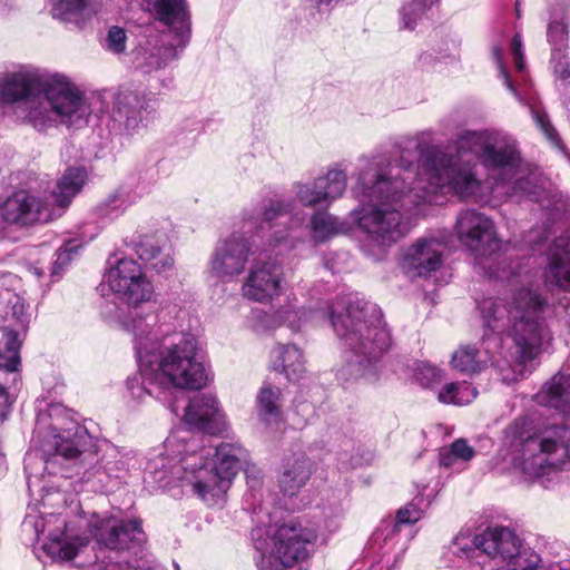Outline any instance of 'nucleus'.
Returning a JSON list of instances; mask_svg holds the SVG:
<instances>
[{
	"instance_id": "1",
	"label": "nucleus",
	"mask_w": 570,
	"mask_h": 570,
	"mask_svg": "<svg viewBox=\"0 0 570 570\" xmlns=\"http://www.w3.org/2000/svg\"><path fill=\"white\" fill-rule=\"evenodd\" d=\"M479 159L494 180L493 191L512 196L531 194L529 180L518 176L520 155L513 142H504L487 131H465L455 140V153L432 149L421 154L419 171L411 165H392L384 156L358 159L353 187L361 207L352 217L379 246H390L409 230L402 210L432 203L438 191L448 189L466 199L481 187L475 164Z\"/></svg>"
},
{
	"instance_id": "2",
	"label": "nucleus",
	"mask_w": 570,
	"mask_h": 570,
	"mask_svg": "<svg viewBox=\"0 0 570 570\" xmlns=\"http://www.w3.org/2000/svg\"><path fill=\"white\" fill-rule=\"evenodd\" d=\"M277 317L294 332L308 322L328 317L343 347L344 363L337 377L344 384L375 381L379 362L392 346V334L381 308L352 294L337 297L326 312L284 306Z\"/></svg>"
},
{
	"instance_id": "3",
	"label": "nucleus",
	"mask_w": 570,
	"mask_h": 570,
	"mask_svg": "<svg viewBox=\"0 0 570 570\" xmlns=\"http://www.w3.org/2000/svg\"><path fill=\"white\" fill-rule=\"evenodd\" d=\"M547 302L529 288L518 291L508 307L502 301L487 298L479 304L484 326L493 332L492 336H484L482 348L473 345H461L454 351L451 366L463 374H476L489 364L497 366L502 381L511 383L523 375V370L517 373L504 374V366L491 353V345L498 346L501 342L499 333L509 326V335L515 346L518 365L525 366L546 353L553 341L543 311Z\"/></svg>"
},
{
	"instance_id": "4",
	"label": "nucleus",
	"mask_w": 570,
	"mask_h": 570,
	"mask_svg": "<svg viewBox=\"0 0 570 570\" xmlns=\"http://www.w3.org/2000/svg\"><path fill=\"white\" fill-rule=\"evenodd\" d=\"M0 109L39 131L75 125L90 115L83 95L65 75L21 68L0 77Z\"/></svg>"
},
{
	"instance_id": "5",
	"label": "nucleus",
	"mask_w": 570,
	"mask_h": 570,
	"mask_svg": "<svg viewBox=\"0 0 570 570\" xmlns=\"http://www.w3.org/2000/svg\"><path fill=\"white\" fill-rule=\"evenodd\" d=\"M200 440L189 430L178 429L166 439L163 450L148 461L147 469L158 482L184 481L208 504L219 503L238 471L242 449L222 443L215 450L213 466L209 469Z\"/></svg>"
},
{
	"instance_id": "6",
	"label": "nucleus",
	"mask_w": 570,
	"mask_h": 570,
	"mask_svg": "<svg viewBox=\"0 0 570 570\" xmlns=\"http://www.w3.org/2000/svg\"><path fill=\"white\" fill-rule=\"evenodd\" d=\"M167 341H161L159 350H153L150 354L139 352L138 364L142 379L155 386L163 403L168 402L171 387L198 390L207 382L197 341L193 336Z\"/></svg>"
},
{
	"instance_id": "7",
	"label": "nucleus",
	"mask_w": 570,
	"mask_h": 570,
	"mask_svg": "<svg viewBox=\"0 0 570 570\" xmlns=\"http://www.w3.org/2000/svg\"><path fill=\"white\" fill-rule=\"evenodd\" d=\"M511 462L529 479H537L570 460V428L550 425L534 430L527 417L514 420L505 430Z\"/></svg>"
},
{
	"instance_id": "8",
	"label": "nucleus",
	"mask_w": 570,
	"mask_h": 570,
	"mask_svg": "<svg viewBox=\"0 0 570 570\" xmlns=\"http://www.w3.org/2000/svg\"><path fill=\"white\" fill-rule=\"evenodd\" d=\"M86 179L85 168L70 167L50 191L40 187L16 190L2 204L1 216L6 222L21 226L50 223L62 216Z\"/></svg>"
},
{
	"instance_id": "9",
	"label": "nucleus",
	"mask_w": 570,
	"mask_h": 570,
	"mask_svg": "<svg viewBox=\"0 0 570 570\" xmlns=\"http://www.w3.org/2000/svg\"><path fill=\"white\" fill-rule=\"evenodd\" d=\"M263 529L252 531L257 551L262 553L261 570H282L308 558L316 541V532L303 528L295 521H288L273 531L272 537L263 539Z\"/></svg>"
},
{
	"instance_id": "10",
	"label": "nucleus",
	"mask_w": 570,
	"mask_h": 570,
	"mask_svg": "<svg viewBox=\"0 0 570 570\" xmlns=\"http://www.w3.org/2000/svg\"><path fill=\"white\" fill-rule=\"evenodd\" d=\"M292 204L281 198L268 199L262 208L261 222L257 226L265 244L278 253H284L295 247L292 230L304 223V217H289Z\"/></svg>"
},
{
	"instance_id": "11",
	"label": "nucleus",
	"mask_w": 570,
	"mask_h": 570,
	"mask_svg": "<svg viewBox=\"0 0 570 570\" xmlns=\"http://www.w3.org/2000/svg\"><path fill=\"white\" fill-rule=\"evenodd\" d=\"M459 242L475 257L490 256L501 248L495 225L484 214L468 209L459 214L455 226Z\"/></svg>"
},
{
	"instance_id": "12",
	"label": "nucleus",
	"mask_w": 570,
	"mask_h": 570,
	"mask_svg": "<svg viewBox=\"0 0 570 570\" xmlns=\"http://www.w3.org/2000/svg\"><path fill=\"white\" fill-rule=\"evenodd\" d=\"M109 288L135 308L151 301L154 286L142 274L140 266L132 259H119L105 276Z\"/></svg>"
},
{
	"instance_id": "13",
	"label": "nucleus",
	"mask_w": 570,
	"mask_h": 570,
	"mask_svg": "<svg viewBox=\"0 0 570 570\" xmlns=\"http://www.w3.org/2000/svg\"><path fill=\"white\" fill-rule=\"evenodd\" d=\"M284 273L274 259H258L242 284V295L248 301L269 303L281 295Z\"/></svg>"
},
{
	"instance_id": "14",
	"label": "nucleus",
	"mask_w": 570,
	"mask_h": 570,
	"mask_svg": "<svg viewBox=\"0 0 570 570\" xmlns=\"http://www.w3.org/2000/svg\"><path fill=\"white\" fill-rule=\"evenodd\" d=\"M250 253L252 245L248 238L233 234L216 246L208 263V272L217 278L238 276L244 272Z\"/></svg>"
},
{
	"instance_id": "15",
	"label": "nucleus",
	"mask_w": 570,
	"mask_h": 570,
	"mask_svg": "<svg viewBox=\"0 0 570 570\" xmlns=\"http://www.w3.org/2000/svg\"><path fill=\"white\" fill-rule=\"evenodd\" d=\"M346 189V174L338 168L328 170L325 176L313 181L294 184L296 199L304 206L315 207L330 204L341 197Z\"/></svg>"
},
{
	"instance_id": "16",
	"label": "nucleus",
	"mask_w": 570,
	"mask_h": 570,
	"mask_svg": "<svg viewBox=\"0 0 570 570\" xmlns=\"http://www.w3.org/2000/svg\"><path fill=\"white\" fill-rule=\"evenodd\" d=\"M184 422L189 428L209 434H219L227 429L225 413L213 395L202 394L191 399L185 409Z\"/></svg>"
},
{
	"instance_id": "17",
	"label": "nucleus",
	"mask_w": 570,
	"mask_h": 570,
	"mask_svg": "<svg viewBox=\"0 0 570 570\" xmlns=\"http://www.w3.org/2000/svg\"><path fill=\"white\" fill-rule=\"evenodd\" d=\"M444 243L434 237L419 239L405 253L402 266L412 277L428 276L442 265Z\"/></svg>"
},
{
	"instance_id": "18",
	"label": "nucleus",
	"mask_w": 570,
	"mask_h": 570,
	"mask_svg": "<svg viewBox=\"0 0 570 570\" xmlns=\"http://www.w3.org/2000/svg\"><path fill=\"white\" fill-rule=\"evenodd\" d=\"M142 4L159 21L168 26L179 47H186L190 39V20L185 0H142Z\"/></svg>"
},
{
	"instance_id": "19",
	"label": "nucleus",
	"mask_w": 570,
	"mask_h": 570,
	"mask_svg": "<svg viewBox=\"0 0 570 570\" xmlns=\"http://www.w3.org/2000/svg\"><path fill=\"white\" fill-rule=\"evenodd\" d=\"M149 111L144 98L130 90H120L115 96L114 120L127 135H135L145 127Z\"/></svg>"
},
{
	"instance_id": "20",
	"label": "nucleus",
	"mask_w": 570,
	"mask_h": 570,
	"mask_svg": "<svg viewBox=\"0 0 570 570\" xmlns=\"http://www.w3.org/2000/svg\"><path fill=\"white\" fill-rule=\"evenodd\" d=\"M184 48L178 46L175 35H173L171 40H168L165 35L148 38L139 46L136 53V62L146 71L157 70L174 60L178 55V50Z\"/></svg>"
},
{
	"instance_id": "21",
	"label": "nucleus",
	"mask_w": 570,
	"mask_h": 570,
	"mask_svg": "<svg viewBox=\"0 0 570 570\" xmlns=\"http://www.w3.org/2000/svg\"><path fill=\"white\" fill-rule=\"evenodd\" d=\"M157 317L154 313H140L137 308L121 321L124 328L134 336L137 362L139 363V352L150 354L153 350H159L161 341L154 333Z\"/></svg>"
},
{
	"instance_id": "22",
	"label": "nucleus",
	"mask_w": 570,
	"mask_h": 570,
	"mask_svg": "<svg viewBox=\"0 0 570 570\" xmlns=\"http://www.w3.org/2000/svg\"><path fill=\"white\" fill-rule=\"evenodd\" d=\"M87 439V431L81 426H76L72 434L68 431L53 435L49 444L55 452L46 460V463H61L60 460L76 462L85 453L83 446Z\"/></svg>"
},
{
	"instance_id": "23",
	"label": "nucleus",
	"mask_w": 570,
	"mask_h": 570,
	"mask_svg": "<svg viewBox=\"0 0 570 570\" xmlns=\"http://www.w3.org/2000/svg\"><path fill=\"white\" fill-rule=\"evenodd\" d=\"M568 373H559L544 384L535 399L540 405L553 407L563 413L570 412V358Z\"/></svg>"
},
{
	"instance_id": "24",
	"label": "nucleus",
	"mask_w": 570,
	"mask_h": 570,
	"mask_svg": "<svg viewBox=\"0 0 570 570\" xmlns=\"http://www.w3.org/2000/svg\"><path fill=\"white\" fill-rule=\"evenodd\" d=\"M271 357L272 368L288 381H299L306 373L304 354L296 345H278L273 348Z\"/></svg>"
},
{
	"instance_id": "25",
	"label": "nucleus",
	"mask_w": 570,
	"mask_h": 570,
	"mask_svg": "<svg viewBox=\"0 0 570 570\" xmlns=\"http://www.w3.org/2000/svg\"><path fill=\"white\" fill-rule=\"evenodd\" d=\"M312 475V463L305 455L288 459L278 479V485L284 495L293 497L306 485Z\"/></svg>"
},
{
	"instance_id": "26",
	"label": "nucleus",
	"mask_w": 570,
	"mask_h": 570,
	"mask_svg": "<svg viewBox=\"0 0 570 570\" xmlns=\"http://www.w3.org/2000/svg\"><path fill=\"white\" fill-rule=\"evenodd\" d=\"M101 7V0H53L51 13L63 22L80 24L97 14Z\"/></svg>"
},
{
	"instance_id": "27",
	"label": "nucleus",
	"mask_w": 570,
	"mask_h": 570,
	"mask_svg": "<svg viewBox=\"0 0 570 570\" xmlns=\"http://www.w3.org/2000/svg\"><path fill=\"white\" fill-rule=\"evenodd\" d=\"M281 395L282 390L271 384L263 385L257 393V414L267 426L277 425L283 421Z\"/></svg>"
},
{
	"instance_id": "28",
	"label": "nucleus",
	"mask_w": 570,
	"mask_h": 570,
	"mask_svg": "<svg viewBox=\"0 0 570 570\" xmlns=\"http://www.w3.org/2000/svg\"><path fill=\"white\" fill-rule=\"evenodd\" d=\"M547 286L570 291V252L563 250L552 255L544 272Z\"/></svg>"
},
{
	"instance_id": "29",
	"label": "nucleus",
	"mask_w": 570,
	"mask_h": 570,
	"mask_svg": "<svg viewBox=\"0 0 570 570\" xmlns=\"http://www.w3.org/2000/svg\"><path fill=\"white\" fill-rule=\"evenodd\" d=\"M347 230L348 228L345 223L340 222L327 212H316L311 218V233L315 242H325Z\"/></svg>"
},
{
	"instance_id": "30",
	"label": "nucleus",
	"mask_w": 570,
	"mask_h": 570,
	"mask_svg": "<svg viewBox=\"0 0 570 570\" xmlns=\"http://www.w3.org/2000/svg\"><path fill=\"white\" fill-rule=\"evenodd\" d=\"M138 254L139 257L157 273H165L174 266V257L170 250H164L153 243L146 242L141 244Z\"/></svg>"
},
{
	"instance_id": "31",
	"label": "nucleus",
	"mask_w": 570,
	"mask_h": 570,
	"mask_svg": "<svg viewBox=\"0 0 570 570\" xmlns=\"http://www.w3.org/2000/svg\"><path fill=\"white\" fill-rule=\"evenodd\" d=\"M475 455L474 449L468 444L465 439H456L449 448L440 451V465L453 468L458 462H468Z\"/></svg>"
},
{
	"instance_id": "32",
	"label": "nucleus",
	"mask_w": 570,
	"mask_h": 570,
	"mask_svg": "<svg viewBox=\"0 0 570 570\" xmlns=\"http://www.w3.org/2000/svg\"><path fill=\"white\" fill-rule=\"evenodd\" d=\"M475 387L466 383H449L446 384L438 395L441 403L465 405L472 402L476 397Z\"/></svg>"
},
{
	"instance_id": "33",
	"label": "nucleus",
	"mask_w": 570,
	"mask_h": 570,
	"mask_svg": "<svg viewBox=\"0 0 570 570\" xmlns=\"http://www.w3.org/2000/svg\"><path fill=\"white\" fill-rule=\"evenodd\" d=\"M439 1L440 0H412L404 3L400 9L401 27L406 30H413L424 13L433 6L438 4Z\"/></svg>"
},
{
	"instance_id": "34",
	"label": "nucleus",
	"mask_w": 570,
	"mask_h": 570,
	"mask_svg": "<svg viewBox=\"0 0 570 570\" xmlns=\"http://www.w3.org/2000/svg\"><path fill=\"white\" fill-rule=\"evenodd\" d=\"M20 343L13 332L3 336V347L0 348V370L14 372L18 370Z\"/></svg>"
},
{
	"instance_id": "35",
	"label": "nucleus",
	"mask_w": 570,
	"mask_h": 570,
	"mask_svg": "<svg viewBox=\"0 0 570 570\" xmlns=\"http://www.w3.org/2000/svg\"><path fill=\"white\" fill-rule=\"evenodd\" d=\"M127 390L131 397L138 402H144L147 397H157V390L154 385H150L148 381H145L139 372L138 375L128 377L126 382Z\"/></svg>"
},
{
	"instance_id": "36",
	"label": "nucleus",
	"mask_w": 570,
	"mask_h": 570,
	"mask_svg": "<svg viewBox=\"0 0 570 570\" xmlns=\"http://www.w3.org/2000/svg\"><path fill=\"white\" fill-rule=\"evenodd\" d=\"M104 48L114 55L124 53L127 48L126 30L118 26H111L107 31Z\"/></svg>"
},
{
	"instance_id": "37",
	"label": "nucleus",
	"mask_w": 570,
	"mask_h": 570,
	"mask_svg": "<svg viewBox=\"0 0 570 570\" xmlns=\"http://www.w3.org/2000/svg\"><path fill=\"white\" fill-rule=\"evenodd\" d=\"M568 39L567 24L561 20H552L548 26V40L552 46V51H561L566 47Z\"/></svg>"
},
{
	"instance_id": "38",
	"label": "nucleus",
	"mask_w": 570,
	"mask_h": 570,
	"mask_svg": "<svg viewBox=\"0 0 570 570\" xmlns=\"http://www.w3.org/2000/svg\"><path fill=\"white\" fill-rule=\"evenodd\" d=\"M442 377L443 371L429 363H422L415 370V379L424 387L439 383Z\"/></svg>"
},
{
	"instance_id": "39",
	"label": "nucleus",
	"mask_w": 570,
	"mask_h": 570,
	"mask_svg": "<svg viewBox=\"0 0 570 570\" xmlns=\"http://www.w3.org/2000/svg\"><path fill=\"white\" fill-rule=\"evenodd\" d=\"M128 194L122 190H116L105 200V206L109 214H118L129 206Z\"/></svg>"
},
{
	"instance_id": "40",
	"label": "nucleus",
	"mask_w": 570,
	"mask_h": 570,
	"mask_svg": "<svg viewBox=\"0 0 570 570\" xmlns=\"http://www.w3.org/2000/svg\"><path fill=\"white\" fill-rule=\"evenodd\" d=\"M423 515V510L416 503H410L397 512V523L410 524L419 521Z\"/></svg>"
},
{
	"instance_id": "41",
	"label": "nucleus",
	"mask_w": 570,
	"mask_h": 570,
	"mask_svg": "<svg viewBox=\"0 0 570 570\" xmlns=\"http://www.w3.org/2000/svg\"><path fill=\"white\" fill-rule=\"evenodd\" d=\"M492 53H493V57L495 58L497 60V63H498V68H499V71H500V76L504 79V83L505 86L508 87V89L514 95V96H518L517 94V90L514 88V85L503 65V60H502V49L500 47H494L493 50H492Z\"/></svg>"
},
{
	"instance_id": "42",
	"label": "nucleus",
	"mask_w": 570,
	"mask_h": 570,
	"mask_svg": "<svg viewBox=\"0 0 570 570\" xmlns=\"http://www.w3.org/2000/svg\"><path fill=\"white\" fill-rule=\"evenodd\" d=\"M511 52L514 59L515 68L522 72L525 68L524 57L522 52V40L520 35H515L511 41Z\"/></svg>"
},
{
	"instance_id": "43",
	"label": "nucleus",
	"mask_w": 570,
	"mask_h": 570,
	"mask_svg": "<svg viewBox=\"0 0 570 570\" xmlns=\"http://www.w3.org/2000/svg\"><path fill=\"white\" fill-rule=\"evenodd\" d=\"M532 112H533L534 120L537 121V124L541 128V130L544 132V135L550 140H554L557 137V132H556L554 128L551 126V124L549 122L547 116L543 114H540L538 111H532Z\"/></svg>"
},
{
	"instance_id": "44",
	"label": "nucleus",
	"mask_w": 570,
	"mask_h": 570,
	"mask_svg": "<svg viewBox=\"0 0 570 570\" xmlns=\"http://www.w3.org/2000/svg\"><path fill=\"white\" fill-rule=\"evenodd\" d=\"M9 394L7 390L0 385V421H3L9 413Z\"/></svg>"
},
{
	"instance_id": "45",
	"label": "nucleus",
	"mask_w": 570,
	"mask_h": 570,
	"mask_svg": "<svg viewBox=\"0 0 570 570\" xmlns=\"http://www.w3.org/2000/svg\"><path fill=\"white\" fill-rule=\"evenodd\" d=\"M73 249H75V247H69V246L61 248L58 252L57 263L61 264V265L66 264L70 259V254H71V252H73Z\"/></svg>"
},
{
	"instance_id": "46",
	"label": "nucleus",
	"mask_w": 570,
	"mask_h": 570,
	"mask_svg": "<svg viewBox=\"0 0 570 570\" xmlns=\"http://www.w3.org/2000/svg\"><path fill=\"white\" fill-rule=\"evenodd\" d=\"M315 6L322 7V6H330L333 0H311Z\"/></svg>"
},
{
	"instance_id": "47",
	"label": "nucleus",
	"mask_w": 570,
	"mask_h": 570,
	"mask_svg": "<svg viewBox=\"0 0 570 570\" xmlns=\"http://www.w3.org/2000/svg\"><path fill=\"white\" fill-rule=\"evenodd\" d=\"M415 7L410 9L409 18L414 19L415 18Z\"/></svg>"
},
{
	"instance_id": "48",
	"label": "nucleus",
	"mask_w": 570,
	"mask_h": 570,
	"mask_svg": "<svg viewBox=\"0 0 570 570\" xmlns=\"http://www.w3.org/2000/svg\"><path fill=\"white\" fill-rule=\"evenodd\" d=\"M168 407H169L173 412H176V409H175V406H174L171 403H168Z\"/></svg>"
},
{
	"instance_id": "49",
	"label": "nucleus",
	"mask_w": 570,
	"mask_h": 570,
	"mask_svg": "<svg viewBox=\"0 0 570 570\" xmlns=\"http://www.w3.org/2000/svg\"><path fill=\"white\" fill-rule=\"evenodd\" d=\"M245 217H246L247 219H252V217H248V213H245Z\"/></svg>"
}]
</instances>
